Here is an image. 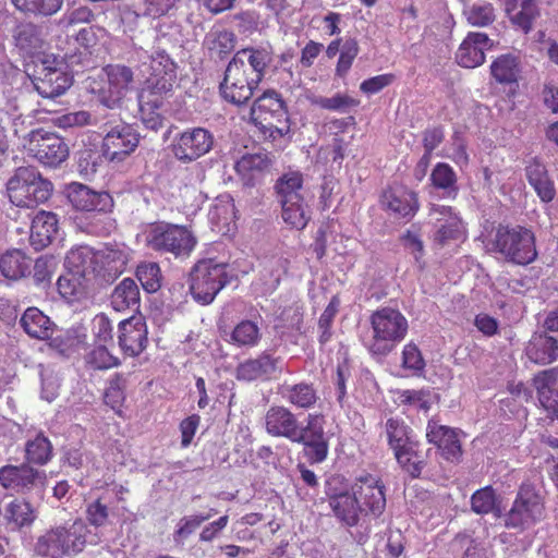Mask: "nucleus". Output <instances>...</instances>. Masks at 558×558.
I'll list each match as a JSON object with an SVG mask.
<instances>
[{
    "instance_id": "f257e3e1",
    "label": "nucleus",
    "mask_w": 558,
    "mask_h": 558,
    "mask_svg": "<svg viewBox=\"0 0 558 558\" xmlns=\"http://www.w3.org/2000/svg\"><path fill=\"white\" fill-rule=\"evenodd\" d=\"M272 61L269 48H245L239 50L229 62L220 85L222 97L234 105L247 101L263 80Z\"/></svg>"
},
{
    "instance_id": "f03ea898",
    "label": "nucleus",
    "mask_w": 558,
    "mask_h": 558,
    "mask_svg": "<svg viewBox=\"0 0 558 558\" xmlns=\"http://www.w3.org/2000/svg\"><path fill=\"white\" fill-rule=\"evenodd\" d=\"M140 69L145 76L138 94L141 117L148 128L157 129L161 124L163 99L171 93L177 80V64L165 51L158 50Z\"/></svg>"
},
{
    "instance_id": "7ed1b4c3",
    "label": "nucleus",
    "mask_w": 558,
    "mask_h": 558,
    "mask_svg": "<svg viewBox=\"0 0 558 558\" xmlns=\"http://www.w3.org/2000/svg\"><path fill=\"white\" fill-rule=\"evenodd\" d=\"M373 336L365 341V347L373 355L389 354L407 336L408 320L401 312L384 307L371 316Z\"/></svg>"
},
{
    "instance_id": "20e7f679",
    "label": "nucleus",
    "mask_w": 558,
    "mask_h": 558,
    "mask_svg": "<svg viewBox=\"0 0 558 558\" xmlns=\"http://www.w3.org/2000/svg\"><path fill=\"white\" fill-rule=\"evenodd\" d=\"M492 245L495 252L518 265H527L537 257L534 233L520 226L513 228L499 226Z\"/></svg>"
},
{
    "instance_id": "39448f33",
    "label": "nucleus",
    "mask_w": 558,
    "mask_h": 558,
    "mask_svg": "<svg viewBox=\"0 0 558 558\" xmlns=\"http://www.w3.org/2000/svg\"><path fill=\"white\" fill-rule=\"evenodd\" d=\"M52 192V184L31 167L19 168L8 182V195L17 207H34L46 202Z\"/></svg>"
},
{
    "instance_id": "423d86ee",
    "label": "nucleus",
    "mask_w": 558,
    "mask_h": 558,
    "mask_svg": "<svg viewBox=\"0 0 558 558\" xmlns=\"http://www.w3.org/2000/svg\"><path fill=\"white\" fill-rule=\"evenodd\" d=\"M545 517V502L542 495L531 483H523L518 490L512 507L505 515L508 529L524 531Z\"/></svg>"
},
{
    "instance_id": "0eeeda50",
    "label": "nucleus",
    "mask_w": 558,
    "mask_h": 558,
    "mask_svg": "<svg viewBox=\"0 0 558 558\" xmlns=\"http://www.w3.org/2000/svg\"><path fill=\"white\" fill-rule=\"evenodd\" d=\"M228 283L227 265L213 259L198 262L190 277V291L201 304H209Z\"/></svg>"
},
{
    "instance_id": "6e6552de",
    "label": "nucleus",
    "mask_w": 558,
    "mask_h": 558,
    "mask_svg": "<svg viewBox=\"0 0 558 558\" xmlns=\"http://www.w3.org/2000/svg\"><path fill=\"white\" fill-rule=\"evenodd\" d=\"M134 84L133 71L122 64H109L99 74L98 99L109 109L120 108Z\"/></svg>"
},
{
    "instance_id": "1a4fd4ad",
    "label": "nucleus",
    "mask_w": 558,
    "mask_h": 558,
    "mask_svg": "<svg viewBox=\"0 0 558 558\" xmlns=\"http://www.w3.org/2000/svg\"><path fill=\"white\" fill-rule=\"evenodd\" d=\"M146 245L155 251L172 253L175 256H189L196 245L192 232L180 226H151L145 234Z\"/></svg>"
},
{
    "instance_id": "9d476101",
    "label": "nucleus",
    "mask_w": 558,
    "mask_h": 558,
    "mask_svg": "<svg viewBox=\"0 0 558 558\" xmlns=\"http://www.w3.org/2000/svg\"><path fill=\"white\" fill-rule=\"evenodd\" d=\"M72 84V77L66 73L64 61L56 54L39 56L36 64L35 88L46 98L62 95Z\"/></svg>"
},
{
    "instance_id": "9b49d317",
    "label": "nucleus",
    "mask_w": 558,
    "mask_h": 558,
    "mask_svg": "<svg viewBox=\"0 0 558 558\" xmlns=\"http://www.w3.org/2000/svg\"><path fill=\"white\" fill-rule=\"evenodd\" d=\"M23 147L28 155L48 167H57L69 156V148L62 137L41 129L31 131L24 137Z\"/></svg>"
},
{
    "instance_id": "f8f14e48",
    "label": "nucleus",
    "mask_w": 558,
    "mask_h": 558,
    "mask_svg": "<svg viewBox=\"0 0 558 558\" xmlns=\"http://www.w3.org/2000/svg\"><path fill=\"white\" fill-rule=\"evenodd\" d=\"M429 217L434 220L432 240L436 247L442 248L465 240L464 223L451 207L432 205Z\"/></svg>"
},
{
    "instance_id": "ddd939ff",
    "label": "nucleus",
    "mask_w": 558,
    "mask_h": 558,
    "mask_svg": "<svg viewBox=\"0 0 558 558\" xmlns=\"http://www.w3.org/2000/svg\"><path fill=\"white\" fill-rule=\"evenodd\" d=\"M140 134L133 125L120 122L105 130L102 156L110 162H122L138 146Z\"/></svg>"
},
{
    "instance_id": "4468645a",
    "label": "nucleus",
    "mask_w": 558,
    "mask_h": 558,
    "mask_svg": "<svg viewBox=\"0 0 558 558\" xmlns=\"http://www.w3.org/2000/svg\"><path fill=\"white\" fill-rule=\"evenodd\" d=\"M385 486L372 474H361L351 486V497L361 512H371L375 517L386 507Z\"/></svg>"
},
{
    "instance_id": "2eb2a0df",
    "label": "nucleus",
    "mask_w": 558,
    "mask_h": 558,
    "mask_svg": "<svg viewBox=\"0 0 558 558\" xmlns=\"http://www.w3.org/2000/svg\"><path fill=\"white\" fill-rule=\"evenodd\" d=\"M214 145V136L204 128H192L178 134L172 143L177 159L190 162L207 154Z\"/></svg>"
},
{
    "instance_id": "dca6fc26",
    "label": "nucleus",
    "mask_w": 558,
    "mask_h": 558,
    "mask_svg": "<svg viewBox=\"0 0 558 558\" xmlns=\"http://www.w3.org/2000/svg\"><path fill=\"white\" fill-rule=\"evenodd\" d=\"M284 114L283 102L275 90L265 92L251 108L252 121L265 131H269L271 136L274 132L283 134L284 130L275 125L274 121L280 120Z\"/></svg>"
},
{
    "instance_id": "f3484780",
    "label": "nucleus",
    "mask_w": 558,
    "mask_h": 558,
    "mask_svg": "<svg viewBox=\"0 0 558 558\" xmlns=\"http://www.w3.org/2000/svg\"><path fill=\"white\" fill-rule=\"evenodd\" d=\"M66 197L72 206L82 211L107 214L113 207V199L107 192H96L81 183L66 187Z\"/></svg>"
},
{
    "instance_id": "a211bd4d",
    "label": "nucleus",
    "mask_w": 558,
    "mask_h": 558,
    "mask_svg": "<svg viewBox=\"0 0 558 558\" xmlns=\"http://www.w3.org/2000/svg\"><path fill=\"white\" fill-rule=\"evenodd\" d=\"M119 345L129 356L140 355L147 343V328L144 318L132 316L119 324Z\"/></svg>"
},
{
    "instance_id": "6ab92c4d",
    "label": "nucleus",
    "mask_w": 558,
    "mask_h": 558,
    "mask_svg": "<svg viewBox=\"0 0 558 558\" xmlns=\"http://www.w3.org/2000/svg\"><path fill=\"white\" fill-rule=\"evenodd\" d=\"M426 438L440 449L442 457L448 461H459L462 456V448L458 434L453 428L439 424L435 420L428 421Z\"/></svg>"
},
{
    "instance_id": "aec40b11",
    "label": "nucleus",
    "mask_w": 558,
    "mask_h": 558,
    "mask_svg": "<svg viewBox=\"0 0 558 558\" xmlns=\"http://www.w3.org/2000/svg\"><path fill=\"white\" fill-rule=\"evenodd\" d=\"M493 46L485 33H469L460 45L456 60L458 64L466 69H474L485 61V51Z\"/></svg>"
},
{
    "instance_id": "412c9836",
    "label": "nucleus",
    "mask_w": 558,
    "mask_h": 558,
    "mask_svg": "<svg viewBox=\"0 0 558 558\" xmlns=\"http://www.w3.org/2000/svg\"><path fill=\"white\" fill-rule=\"evenodd\" d=\"M265 426L268 434L284 437L289 440H302L299 424L294 414L283 407H271L265 415Z\"/></svg>"
},
{
    "instance_id": "4be33fe9",
    "label": "nucleus",
    "mask_w": 558,
    "mask_h": 558,
    "mask_svg": "<svg viewBox=\"0 0 558 558\" xmlns=\"http://www.w3.org/2000/svg\"><path fill=\"white\" fill-rule=\"evenodd\" d=\"M130 252L125 245H110L95 251L97 276L111 279L120 275L129 260Z\"/></svg>"
},
{
    "instance_id": "5701e85b",
    "label": "nucleus",
    "mask_w": 558,
    "mask_h": 558,
    "mask_svg": "<svg viewBox=\"0 0 558 558\" xmlns=\"http://www.w3.org/2000/svg\"><path fill=\"white\" fill-rule=\"evenodd\" d=\"M525 178L536 195L544 203L555 198L556 187L546 165L539 158H532L524 168Z\"/></svg>"
},
{
    "instance_id": "b1692460",
    "label": "nucleus",
    "mask_w": 558,
    "mask_h": 558,
    "mask_svg": "<svg viewBox=\"0 0 558 558\" xmlns=\"http://www.w3.org/2000/svg\"><path fill=\"white\" fill-rule=\"evenodd\" d=\"M39 477V472L27 464L0 468V485L16 493L29 489Z\"/></svg>"
},
{
    "instance_id": "393cba45",
    "label": "nucleus",
    "mask_w": 558,
    "mask_h": 558,
    "mask_svg": "<svg viewBox=\"0 0 558 558\" xmlns=\"http://www.w3.org/2000/svg\"><path fill=\"white\" fill-rule=\"evenodd\" d=\"M381 205L399 217H412L417 210V197L412 191L403 187H391L381 195Z\"/></svg>"
},
{
    "instance_id": "a878e982",
    "label": "nucleus",
    "mask_w": 558,
    "mask_h": 558,
    "mask_svg": "<svg viewBox=\"0 0 558 558\" xmlns=\"http://www.w3.org/2000/svg\"><path fill=\"white\" fill-rule=\"evenodd\" d=\"M58 530L64 539V545H69V549H65L69 557L83 551L86 544L97 545L100 543L99 536L97 534L92 535L82 519L75 520L68 529L58 526Z\"/></svg>"
},
{
    "instance_id": "bb28decb",
    "label": "nucleus",
    "mask_w": 558,
    "mask_h": 558,
    "mask_svg": "<svg viewBox=\"0 0 558 558\" xmlns=\"http://www.w3.org/2000/svg\"><path fill=\"white\" fill-rule=\"evenodd\" d=\"M58 232V219L53 213L38 211L31 226V244L35 250L48 246Z\"/></svg>"
},
{
    "instance_id": "cd10ccee",
    "label": "nucleus",
    "mask_w": 558,
    "mask_h": 558,
    "mask_svg": "<svg viewBox=\"0 0 558 558\" xmlns=\"http://www.w3.org/2000/svg\"><path fill=\"white\" fill-rule=\"evenodd\" d=\"M281 367L279 359L264 353L257 359L248 360L239 365L236 377L241 380H256L270 377Z\"/></svg>"
},
{
    "instance_id": "c85d7f7f",
    "label": "nucleus",
    "mask_w": 558,
    "mask_h": 558,
    "mask_svg": "<svg viewBox=\"0 0 558 558\" xmlns=\"http://www.w3.org/2000/svg\"><path fill=\"white\" fill-rule=\"evenodd\" d=\"M16 47L26 56L35 58V65L39 62V56L45 52V40L40 29L33 24H21L16 27L15 35Z\"/></svg>"
},
{
    "instance_id": "c756f323",
    "label": "nucleus",
    "mask_w": 558,
    "mask_h": 558,
    "mask_svg": "<svg viewBox=\"0 0 558 558\" xmlns=\"http://www.w3.org/2000/svg\"><path fill=\"white\" fill-rule=\"evenodd\" d=\"M64 267L65 270L94 279L98 270L95 251L87 245L71 248L65 256Z\"/></svg>"
},
{
    "instance_id": "7c9ffc66",
    "label": "nucleus",
    "mask_w": 558,
    "mask_h": 558,
    "mask_svg": "<svg viewBox=\"0 0 558 558\" xmlns=\"http://www.w3.org/2000/svg\"><path fill=\"white\" fill-rule=\"evenodd\" d=\"M37 518L36 509L25 499L14 498L3 510L7 525L14 531L29 527Z\"/></svg>"
},
{
    "instance_id": "2f4dec72",
    "label": "nucleus",
    "mask_w": 558,
    "mask_h": 558,
    "mask_svg": "<svg viewBox=\"0 0 558 558\" xmlns=\"http://www.w3.org/2000/svg\"><path fill=\"white\" fill-rule=\"evenodd\" d=\"M538 400L547 410L558 413V368H549L534 377Z\"/></svg>"
},
{
    "instance_id": "473e14b6",
    "label": "nucleus",
    "mask_w": 558,
    "mask_h": 558,
    "mask_svg": "<svg viewBox=\"0 0 558 558\" xmlns=\"http://www.w3.org/2000/svg\"><path fill=\"white\" fill-rule=\"evenodd\" d=\"M526 355L537 364H549L558 359V339L547 333H535L526 347Z\"/></svg>"
},
{
    "instance_id": "72a5a7b5",
    "label": "nucleus",
    "mask_w": 558,
    "mask_h": 558,
    "mask_svg": "<svg viewBox=\"0 0 558 558\" xmlns=\"http://www.w3.org/2000/svg\"><path fill=\"white\" fill-rule=\"evenodd\" d=\"M92 278L65 270L58 280V290L68 302H78L89 295Z\"/></svg>"
},
{
    "instance_id": "f704fd0d",
    "label": "nucleus",
    "mask_w": 558,
    "mask_h": 558,
    "mask_svg": "<svg viewBox=\"0 0 558 558\" xmlns=\"http://www.w3.org/2000/svg\"><path fill=\"white\" fill-rule=\"evenodd\" d=\"M490 73L499 84L518 86L521 74L519 58L512 53L499 56L490 65Z\"/></svg>"
},
{
    "instance_id": "c9c22d12",
    "label": "nucleus",
    "mask_w": 558,
    "mask_h": 558,
    "mask_svg": "<svg viewBox=\"0 0 558 558\" xmlns=\"http://www.w3.org/2000/svg\"><path fill=\"white\" fill-rule=\"evenodd\" d=\"M208 218L218 232L225 234L231 231L235 219V208L230 195H221L215 201L209 209Z\"/></svg>"
},
{
    "instance_id": "e433bc0d",
    "label": "nucleus",
    "mask_w": 558,
    "mask_h": 558,
    "mask_svg": "<svg viewBox=\"0 0 558 558\" xmlns=\"http://www.w3.org/2000/svg\"><path fill=\"white\" fill-rule=\"evenodd\" d=\"M517 0H506V13L510 21L520 27L524 33H529L533 22L539 15L537 4L534 0H522L519 5Z\"/></svg>"
},
{
    "instance_id": "4c0bfd02",
    "label": "nucleus",
    "mask_w": 558,
    "mask_h": 558,
    "mask_svg": "<svg viewBox=\"0 0 558 558\" xmlns=\"http://www.w3.org/2000/svg\"><path fill=\"white\" fill-rule=\"evenodd\" d=\"M21 325L28 336L40 340L50 338L54 327L50 318L36 307L24 312Z\"/></svg>"
},
{
    "instance_id": "58836bf2",
    "label": "nucleus",
    "mask_w": 558,
    "mask_h": 558,
    "mask_svg": "<svg viewBox=\"0 0 558 558\" xmlns=\"http://www.w3.org/2000/svg\"><path fill=\"white\" fill-rule=\"evenodd\" d=\"M387 435L397 461L399 463L409 462L413 447L408 436L407 426L396 420H388Z\"/></svg>"
},
{
    "instance_id": "ea45409f",
    "label": "nucleus",
    "mask_w": 558,
    "mask_h": 558,
    "mask_svg": "<svg viewBox=\"0 0 558 558\" xmlns=\"http://www.w3.org/2000/svg\"><path fill=\"white\" fill-rule=\"evenodd\" d=\"M140 303V290L133 279H123L111 293V305L117 312L136 308Z\"/></svg>"
},
{
    "instance_id": "a19ab883",
    "label": "nucleus",
    "mask_w": 558,
    "mask_h": 558,
    "mask_svg": "<svg viewBox=\"0 0 558 558\" xmlns=\"http://www.w3.org/2000/svg\"><path fill=\"white\" fill-rule=\"evenodd\" d=\"M65 549H69V545H64V539L58 526L39 536L35 544V551L44 557L60 558L66 556Z\"/></svg>"
},
{
    "instance_id": "79ce46f5",
    "label": "nucleus",
    "mask_w": 558,
    "mask_h": 558,
    "mask_svg": "<svg viewBox=\"0 0 558 558\" xmlns=\"http://www.w3.org/2000/svg\"><path fill=\"white\" fill-rule=\"evenodd\" d=\"M29 269V259L20 251H8L0 256V274L8 279H19Z\"/></svg>"
},
{
    "instance_id": "37998d69",
    "label": "nucleus",
    "mask_w": 558,
    "mask_h": 558,
    "mask_svg": "<svg viewBox=\"0 0 558 558\" xmlns=\"http://www.w3.org/2000/svg\"><path fill=\"white\" fill-rule=\"evenodd\" d=\"M282 207V219L286 223L301 230L306 227L310 220V211L303 197L293 201L280 202Z\"/></svg>"
},
{
    "instance_id": "c03bdc74",
    "label": "nucleus",
    "mask_w": 558,
    "mask_h": 558,
    "mask_svg": "<svg viewBox=\"0 0 558 558\" xmlns=\"http://www.w3.org/2000/svg\"><path fill=\"white\" fill-rule=\"evenodd\" d=\"M235 44L234 35L220 27L213 28L204 39V46L216 56H222L233 50Z\"/></svg>"
},
{
    "instance_id": "a18cd8bd",
    "label": "nucleus",
    "mask_w": 558,
    "mask_h": 558,
    "mask_svg": "<svg viewBox=\"0 0 558 558\" xmlns=\"http://www.w3.org/2000/svg\"><path fill=\"white\" fill-rule=\"evenodd\" d=\"M267 167L268 160L260 154L245 155L235 163L236 172L247 184L257 179Z\"/></svg>"
},
{
    "instance_id": "49530a36",
    "label": "nucleus",
    "mask_w": 558,
    "mask_h": 558,
    "mask_svg": "<svg viewBox=\"0 0 558 558\" xmlns=\"http://www.w3.org/2000/svg\"><path fill=\"white\" fill-rule=\"evenodd\" d=\"M430 180L436 189L444 190L448 196H454L458 192L456 172L448 163H437L432 171Z\"/></svg>"
},
{
    "instance_id": "de8ad7c7",
    "label": "nucleus",
    "mask_w": 558,
    "mask_h": 558,
    "mask_svg": "<svg viewBox=\"0 0 558 558\" xmlns=\"http://www.w3.org/2000/svg\"><path fill=\"white\" fill-rule=\"evenodd\" d=\"M303 184L302 174L298 171H290L283 174L277 182L276 189L280 202L293 201L302 197L301 190Z\"/></svg>"
},
{
    "instance_id": "09e8293b",
    "label": "nucleus",
    "mask_w": 558,
    "mask_h": 558,
    "mask_svg": "<svg viewBox=\"0 0 558 558\" xmlns=\"http://www.w3.org/2000/svg\"><path fill=\"white\" fill-rule=\"evenodd\" d=\"M25 451L28 461L45 464L51 458L52 447L48 438L38 433L33 439L27 440Z\"/></svg>"
},
{
    "instance_id": "8fccbe9b",
    "label": "nucleus",
    "mask_w": 558,
    "mask_h": 558,
    "mask_svg": "<svg viewBox=\"0 0 558 558\" xmlns=\"http://www.w3.org/2000/svg\"><path fill=\"white\" fill-rule=\"evenodd\" d=\"M12 3L22 12L49 16L61 9L63 0H12Z\"/></svg>"
},
{
    "instance_id": "3c124183",
    "label": "nucleus",
    "mask_w": 558,
    "mask_h": 558,
    "mask_svg": "<svg viewBox=\"0 0 558 558\" xmlns=\"http://www.w3.org/2000/svg\"><path fill=\"white\" fill-rule=\"evenodd\" d=\"M260 339L259 327L252 320L239 323L231 333V341L238 347H254Z\"/></svg>"
},
{
    "instance_id": "603ef678",
    "label": "nucleus",
    "mask_w": 558,
    "mask_h": 558,
    "mask_svg": "<svg viewBox=\"0 0 558 558\" xmlns=\"http://www.w3.org/2000/svg\"><path fill=\"white\" fill-rule=\"evenodd\" d=\"M466 21L472 26L485 27L490 25L496 17L495 9L489 2H478L464 9Z\"/></svg>"
},
{
    "instance_id": "864d4df0",
    "label": "nucleus",
    "mask_w": 558,
    "mask_h": 558,
    "mask_svg": "<svg viewBox=\"0 0 558 558\" xmlns=\"http://www.w3.org/2000/svg\"><path fill=\"white\" fill-rule=\"evenodd\" d=\"M282 396L299 408H310L317 399L315 390L306 384L288 386L283 388Z\"/></svg>"
},
{
    "instance_id": "5fc2aeb1",
    "label": "nucleus",
    "mask_w": 558,
    "mask_h": 558,
    "mask_svg": "<svg viewBox=\"0 0 558 558\" xmlns=\"http://www.w3.org/2000/svg\"><path fill=\"white\" fill-rule=\"evenodd\" d=\"M86 363L95 369H108L119 365V359L111 354L107 344L98 343L86 355Z\"/></svg>"
},
{
    "instance_id": "6e6d98bb",
    "label": "nucleus",
    "mask_w": 558,
    "mask_h": 558,
    "mask_svg": "<svg viewBox=\"0 0 558 558\" xmlns=\"http://www.w3.org/2000/svg\"><path fill=\"white\" fill-rule=\"evenodd\" d=\"M136 276L147 292H156L160 288V268L156 263H144L137 267Z\"/></svg>"
},
{
    "instance_id": "4d7b16f0",
    "label": "nucleus",
    "mask_w": 558,
    "mask_h": 558,
    "mask_svg": "<svg viewBox=\"0 0 558 558\" xmlns=\"http://www.w3.org/2000/svg\"><path fill=\"white\" fill-rule=\"evenodd\" d=\"M324 416L320 414H308L307 424L305 427H299V433L302 440H294V442H304L311 440H319L324 438Z\"/></svg>"
},
{
    "instance_id": "13d9d810",
    "label": "nucleus",
    "mask_w": 558,
    "mask_h": 558,
    "mask_svg": "<svg viewBox=\"0 0 558 558\" xmlns=\"http://www.w3.org/2000/svg\"><path fill=\"white\" fill-rule=\"evenodd\" d=\"M215 514H216V510L210 509L206 514H192V515L182 518L177 525L175 536L181 539L186 538L203 522L209 520Z\"/></svg>"
},
{
    "instance_id": "bf43d9fd",
    "label": "nucleus",
    "mask_w": 558,
    "mask_h": 558,
    "mask_svg": "<svg viewBox=\"0 0 558 558\" xmlns=\"http://www.w3.org/2000/svg\"><path fill=\"white\" fill-rule=\"evenodd\" d=\"M41 376V399L51 402L53 401L59 393V377L52 371L43 369L40 372Z\"/></svg>"
},
{
    "instance_id": "052dcab7",
    "label": "nucleus",
    "mask_w": 558,
    "mask_h": 558,
    "mask_svg": "<svg viewBox=\"0 0 558 558\" xmlns=\"http://www.w3.org/2000/svg\"><path fill=\"white\" fill-rule=\"evenodd\" d=\"M402 366L405 369L421 372L425 367V361L421 351L413 343H408L402 351Z\"/></svg>"
},
{
    "instance_id": "680f3d73",
    "label": "nucleus",
    "mask_w": 558,
    "mask_h": 558,
    "mask_svg": "<svg viewBox=\"0 0 558 558\" xmlns=\"http://www.w3.org/2000/svg\"><path fill=\"white\" fill-rule=\"evenodd\" d=\"M472 510L476 513H488L495 505L494 490L485 487L475 492L472 496Z\"/></svg>"
},
{
    "instance_id": "e2e57ef3",
    "label": "nucleus",
    "mask_w": 558,
    "mask_h": 558,
    "mask_svg": "<svg viewBox=\"0 0 558 558\" xmlns=\"http://www.w3.org/2000/svg\"><path fill=\"white\" fill-rule=\"evenodd\" d=\"M93 332L97 343L107 344L112 341V325L106 315L99 314L95 316Z\"/></svg>"
},
{
    "instance_id": "0e129e2a",
    "label": "nucleus",
    "mask_w": 558,
    "mask_h": 558,
    "mask_svg": "<svg viewBox=\"0 0 558 558\" xmlns=\"http://www.w3.org/2000/svg\"><path fill=\"white\" fill-rule=\"evenodd\" d=\"M92 121V114L85 110L69 112L57 118V124L64 129L88 125Z\"/></svg>"
},
{
    "instance_id": "69168bd1",
    "label": "nucleus",
    "mask_w": 558,
    "mask_h": 558,
    "mask_svg": "<svg viewBox=\"0 0 558 558\" xmlns=\"http://www.w3.org/2000/svg\"><path fill=\"white\" fill-rule=\"evenodd\" d=\"M302 444L304 445L305 456L311 463H320L327 458L328 445L325 439L304 441Z\"/></svg>"
},
{
    "instance_id": "338daca9",
    "label": "nucleus",
    "mask_w": 558,
    "mask_h": 558,
    "mask_svg": "<svg viewBox=\"0 0 558 558\" xmlns=\"http://www.w3.org/2000/svg\"><path fill=\"white\" fill-rule=\"evenodd\" d=\"M395 80L392 74H381L368 80H365L360 88L363 93L367 95L376 94L380 92L384 87L390 85Z\"/></svg>"
},
{
    "instance_id": "774afa93",
    "label": "nucleus",
    "mask_w": 558,
    "mask_h": 558,
    "mask_svg": "<svg viewBox=\"0 0 558 558\" xmlns=\"http://www.w3.org/2000/svg\"><path fill=\"white\" fill-rule=\"evenodd\" d=\"M88 522L96 526H104L108 519V508L99 500L92 502L86 510Z\"/></svg>"
}]
</instances>
